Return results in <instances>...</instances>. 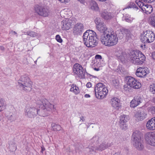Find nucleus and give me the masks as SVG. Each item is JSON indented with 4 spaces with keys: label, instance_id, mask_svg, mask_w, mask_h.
<instances>
[{
    "label": "nucleus",
    "instance_id": "27",
    "mask_svg": "<svg viewBox=\"0 0 155 155\" xmlns=\"http://www.w3.org/2000/svg\"><path fill=\"white\" fill-rule=\"evenodd\" d=\"M92 34H95L96 33L92 30H87L84 34L83 36V41H85L86 39L89 38L90 35Z\"/></svg>",
    "mask_w": 155,
    "mask_h": 155
},
{
    "label": "nucleus",
    "instance_id": "14",
    "mask_svg": "<svg viewBox=\"0 0 155 155\" xmlns=\"http://www.w3.org/2000/svg\"><path fill=\"white\" fill-rule=\"evenodd\" d=\"M74 18L64 20L61 22V28L63 30H68L75 22Z\"/></svg>",
    "mask_w": 155,
    "mask_h": 155
},
{
    "label": "nucleus",
    "instance_id": "53",
    "mask_svg": "<svg viewBox=\"0 0 155 155\" xmlns=\"http://www.w3.org/2000/svg\"><path fill=\"white\" fill-rule=\"evenodd\" d=\"M10 33L12 34L13 35H16V36H18V35L17 34V33L15 31H11Z\"/></svg>",
    "mask_w": 155,
    "mask_h": 155
},
{
    "label": "nucleus",
    "instance_id": "39",
    "mask_svg": "<svg viewBox=\"0 0 155 155\" xmlns=\"http://www.w3.org/2000/svg\"><path fill=\"white\" fill-rule=\"evenodd\" d=\"M150 91L152 94H155V82L150 85Z\"/></svg>",
    "mask_w": 155,
    "mask_h": 155
},
{
    "label": "nucleus",
    "instance_id": "32",
    "mask_svg": "<svg viewBox=\"0 0 155 155\" xmlns=\"http://www.w3.org/2000/svg\"><path fill=\"white\" fill-rule=\"evenodd\" d=\"M110 84L114 87H117L119 85L120 82L117 78H113V79L110 82Z\"/></svg>",
    "mask_w": 155,
    "mask_h": 155
},
{
    "label": "nucleus",
    "instance_id": "23",
    "mask_svg": "<svg viewBox=\"0 0 155 155\" xmlns=\"http://www.w3.org/2000/svg\"><path fill=\"white\" fill-rule=\"evenodd\" d=\"M101 16L105 19H109L112 18L113 16V14L108 12L107 10H105L101 13Z\"/></svg>",
    "mask_w": 155,
    "mask_h": 155
},
{
    "label": "nucleus",
    "instance_id": "46",
    "mask_svg": "<svg viewBox=\"0 0 155 155\" xmlns=\"http://www.w3.org/2000/svg\"><path fill=\"white\" fill-rule=\"evenodd\" d=\"M130 7L135 8L137 9H138V7L133 2H131L130 4Z\"/></svg>",
    "mask_w": 155,
    "mask_h": 155
},
{
    "label": "nucleus",
    "instance_id": "48",
    "mask_svg": "<svg viewBox=\"0 0 155 155\" xmlns=\"http://www.w3.org/2000/svg\"><path fill=\"white\" fill-rule=\"evenodd\" d=\"M80 120L79 122L80 123V124H81L82 122L85 120L84 117L83 116H81L80 117Z\"/></svg>",
    "mask_w": 155,
    "mask_h": 155
},
{
    "label": "nucleus",
    "instance_id": "47",
    "mask_svg": "<svg viewBox=\"0 0 155 155\" xmlns=\"http://www.w3.org/2000/svg\"><path fill=\"white\" fill-rule=\"evenodd\" d=\"M125 33L126 34V36L129 37L131 35L130 32V31L128 29H125L124 30Z\"/></svg>",
    "mask_w": 155,
    "mask_h": 155
},
{
    "label": "nucleus",
    "instance_id": "55",
    "mask_svg": "<svg viewBox=\"0 0 155 155\" xmlns=\"http://www.w3.org/2000/svg\"><path fill=\"white\" fill-rule=\"evenodd\" d=\"M97 66V68H94V69L95 71H99L100 70V67H98L97 66Z\"/></svg>",
    "mask_w": 155,
    "mask_h": 155
},
{
    "label": "nucleus",
    "instance_id": "9",
    "mask_svg": "<svg viewBox=\"0 0 155 155\" xmlns=\"http://www.w3.org/2000/svg\"><path fill=\"white\" fill-rule=\"evenodd\" d=\"M34 8L35 12L40 16L46 17L48 15V9L41 5H36Z\"/></svg>",
    "mask_w": 155,
    "mask_h": 155
},
{
    "label": "nucleus",
    "instance_id": "40",
    "mask_svg": "<svg viewBox=\"0 0 155 155\" xmlns=\"http://www.w3.org/2000/svg\"><path fill=\"white\" fill-rule=\"evenodd\" d=\"M120 127L123 130H126L127 129V125L126 123H120Z\"/></svg>",
    "mask_w": 155,
    "mask_h": 155
},
{
    "label": "nucleus",
    "instance_id": "22",
    "mask_svg": "<svg viewBox=\"0 0 155 155\" xmlns=\"http://www.w3.org/2000/svg\"><path fill=\"white\" fill-rule=\"evenodd\" d=\"M146 127L149 130H155V117L152 118L147 122Z\"/></svg>",
    "mask_w": 155,
    "mask_h": 155
},
{
    "label": "nucleus",
    "instance_id": "29",
    "mask_svg": "<svg viewBox=\"0 0 155 155\" xmlns=\"http://www.w3.org/2000/svg\"><path fill=\"white\" fill-rule=\"evenodd\" d=\"M45 107H40V109H37V114H38L39 116L42 117H45L48 115L46 110H45Z\"/></svg>",
    "mask_w": 155,
    "mask_h": 155
},
{
    "label": "nucleus",
    "instance_id": "36",
    "mask_svg": "<svg viewBox=\"0 0 155 155\" xmlns=\"http://www.w3.org/2000/svg\"><path fill=\"white\" fill-rule=\"evenodd\" d=\"M52 128L55 131L60 130L61 129V126L58 124H56L55 123H52L51 124Z\"/></svg>",
    "mask_w": 155,
    "mask_h": 155
},
{
    "label": "nucleus",
    "instance_id": "21",
    "mask_svg": "<svg viewBox=\"0 0 155 155\" xmlns=\"http://www.w3.org/2000/svg\"><path fill=\"white\" fill-rule=\"evenodd\" d=\"M147 114L143 111L136 112L135 114L134 117L137 121H142L146 117Z\"/></svg>",
    "mask_w": 155,
    "mask_h": 155
},
{
    "label": "nucleus",
    "instance_id": "16",
    "mask_svg": "<svg viewBox=\"0 0 155 155\" xmlns=\"http://www.w3.org/2000/svg\"><path fill=\"white\" fill-rule=\"evenodd\" d=\"M150 73L149 70L147 67H140L137 70L136 74L137 77L142 78L143 77L147 76V75Z\"/></svg>",
    "mask_w": 155,
    "mask_h": 155
},
{
    "label": "nucleus",
    "instance_id": "44",
    "mask_svg": "<svg viewBox=\"0 0 155 155\" xmlns=\"http://www.w3.org/2000/svg\"><path fill=\"white\" fill-rule=\"evenodd\" d=\"M116 71L117 72L120 73V72H121L122 74H124L126 73V71H124V69H122V68L120 69V67H119V68H118L116 70Z\"/></svg>",
    "mask_w": 155,
    "mask_h": 155
},
{
    "label": "nucleus",
    "instance_id": "7",
    "mask_svg": "<svg viewBox=\"0 0 155 155\" xmlns=\"http://www.w3.org/2000/svg\"><path fill=\"white\" fill-rule=\"evenodd\" d=\"M25 115L28 118H32L37 115V108L33 106L27 105L25 109Z\"/></svg>",
    "mask_w": 155,
    "mask_h": 155
},
{
    "label": "nucleus",
    "instance_id": "33",
    "mask_svg": "<svg viewBox=\"0 0 155 155\" xmlns=\"http://www.w3.org/2000/svg\"><path fill=\"white\" fill-rule=\"evenodd\" d=\"M128 116L125 115H122L120 117L119 123H126L129 120Z\"/></svg>",
    "mask_w": 155,
    "mask_h": 155
},
{
    "label": "nucleus",
    "instance_id": "3",
    "mask_svg": "<svg viewBox=\"0 0 155 155\" xmlns=\"http://www.w3.org/2000/svg\"><path fill=\"white\" fill-rule=\"evenodd\" d=\"M145 56L139 50H134L131 52L130 61L134 64H142L145 61Z\"/></svg>",
    "mask_w": 155,
    "mask_h": 155
},
{
    "label": "nucleus",
    "instance_id": "63",
    "mask_svg": "<svg viewBox=\"0 0 155 155\" xmlns=\"http://www.w3.org/2000/svg\"><path fill=\"white\" fill-rule=\"evenodd\" d=\"M37 60H36L35 61V62L36 63L37 62Z\"/></svg>",
    "mask_w": 155,
    "mask_h": 155
},
{
    "label": "nucleus",
    "instance_id": "61",
    "mask_svg": "<svg viewBox=\"0 0 155 155\" xmlns=\"http://www.w3.org/2000/svg\"><path fill=\"white\" fill-rule=\"evenodd\" d=\"M124 78H133V77H131V76H125Z\"/></svg>",
    "mask_w": 155,
    "mask_h": 155
},
{
    "label": "nucleus",
    "instance_id": "13",
    "mask_svg": "<svg viewBox=\"0 0 155 155\" xmlns=\"http://www.w3.org/2000/svg\"><path fill=\"white\" fill-rule=\"evenodd\" d=\"M73 71L74 73L79 78H83L85 77V74L82 67L78 63H76L74 65Z\"/></svg>",
    "mask_w": 155,
    "mask_h": 155
},
{
    "label": "nucleus",
    "instance_id": "57",
    "mask_svg": "<svg viewBox=\"0 0 155 155\" xmlns=\"http://www.w3.org/2000/svg\"><path fill=\"white\" fill-rule=\"evenodd\" d=\"M84 97L86 98H89L90 97V96L89 94H86L84 95Z\"/></svg>",
    "mask_w": 155,
    "mask_h": 155
},
{
    "label": "nucleus",
    "instance_id": "19",
    "mask_svg": "<svg viewBox=\"0 0 155 155\" xmlns=\"http://www.w3.org/2000/svg\"><path fill=\"white\" fill-rule=\"evenodd\" d=\"M84 29L83 24L81 23H78L75 25L73 28V33L75 35H80L83 31Z\"/></svg>",
    "mask_w": 155,
    "mask_h": 155
},
{
    "label": "nucleus",
    "instance_id": "10",
    "mask_svg": "<svg viewBox=\"0 0 155 155\" xmlns=\"http://www.w3.org/2000/svg\"><path fill=\"white\" fill-rule=\"evenodd\" d=\"M96 34H92L90 35L89 38L86 39L84 41V44L88 47H93L97 44L96 41Z\"/></svg>",
    "mask_w": 155,
    "mask_h": 155
},
{
    "label": "nucleus",
    "instance_id": "58",
    "mask_svg": "<svg viewBox=\"0 0 155 155\" xmlns=\"http://www.w3.org/2000/svg\"><path fill=\"white\" fill-rule=\"evenodd\" d=\"M0 49L2 51H4L5 50V48L3 46H0Z\"/></svg>",
    "mask_w": 155,
    "mask_h": 155
},
{
    "label": "nucleus",
    "instance_id": "26",
    "mask_svg": "<svg viewBox=\"0 0 155 155\" xmlns=\"http://www.w3.org/2000/svg\"><path fill=\"white\" fill-rule=\"evenodd\" d=\"M89 7L91 9L97 11L98 10L99 8L96 2L94 0H91L89 2Z\"/></svg>",
    "mask_w": 155,
    "mask_h": 155
},
{
    "label": "nucleus",
    "instance_id": "49",
    "mask_svg": "<svg viewBox=\"0 0 155 155\" xmlns=\"http://www.w3.org/2000/svg\"><path fill=\"white\" fill-rule=\"evenodd\" d=\"M98 137L97 136H95L93 138L91 139V141H96L98 140Z\"/></svg>",
    "mask_w": 155,
    "mask_h": 155
},
{
    "label": "nucleus",
    "instance_id": "20",
    "mask_svg": "<svg viewBox=\"0 0 155 155\" xmlns=\"http://www.w3.org/2000/svg\"><path fill=\"white\" fill-rule=\"evenodd\" d=\"M44 102L45 103L44 107L48 115L51 113L53 111H54L56 110L55 108L54 107V105L50 103L48 100H45Z\"/></svg>",
    "mask_w": 155,
    "mask_h": 155
},
{
    "label": "nucleus",
    "instance_id": "5",
    "mask_svg": "<svg viewBox=\"0 0 155 155\" xmlns=\"http://www.w3.org/2000/svg\"><path fill=\"white\" fill-rule=\"evenodd\" d=\"M18 81V86L21 90L30 91L32 89L33 83L29 78H19Z\"/></svg>",
    "mask_w": 155,
    "mask_h": 155
},
{
    "label": "nucleus",
    "instance_id": "1",
    "mask_svg": "<svg viewBox=\"0 0 155 155\" xmlns=\"http://www.w3.org/2000/svg\"><path fill=\"white\" fill-rule=\"evenodd\" d=\"M95 22L97 29L102 33L100 39L102 43L109 47L116 45L118 42V38L116 34L112 30L107 29L106 25L100 21L99 18H96Z\"/></svg>",
    "mask_w": 155,
    "mask_h": 155
},
{
    "label": "nucleus",
    "instance_id": "28",
    "mask_svg": "<svg viewBox=\"0 0 155 155\" xmlns=\"http://www.w3.org/2000/svg\"><path fill=\"white\" fill-rule=\"evenodd\" d=\"M70 91L75 95L78 94L80 93L78 87L74 84H71Z\"/></svg>",
    "mask_w": 155,
    "mask_h": 155
},
{
    "label": "nucleus",
    "instance_id": "17",
    "mask_svg": "<svg viewBox=\"0 0 155 155\" xmlns=\"http://www.w3.org/2000/svg\"><path fill=\"white\" fill-rule=\"evenodd\" d=\"M110 103L112 107L116 110H118L121 108V105L120 100L117 97L112 98L110 100Z\"/></svg>",
    "mask_w": 155,
    "mask_h": 155
},
{
    "label": "nucleus",
    "instance_id": "41",
    "mask_svg": "<svg viewBox=\"0 0 155 155\" xmlns=\"http://www.w3.org/2000/svg\"><path fill=\"white\" fill-rule=\"evenodd\" d=\"M150 24L151 25L155 28V16L151 17Z\"/></svg>",
    "mask_w": 155,
    "mask_h": 155
},
{
    "label": "nucleus",
    "instance_id": "31",
    "mask_svg": "<svg viewBox=\"0 0 155 155\" xmlns=\"http://www.w3.org/2000/svg\"><path fill=\"white\" fill-rule=\"evenodd\" d=\"M124 86V90L126 93L131 92L133 91V88L131 85H130L128 83Z\"/></svg>",
    "mask_w": 155,
    "mask_h": 155
},
{
    "label": "nucleus",
    "instance_id": "52",
    "mask_svg": "<svg viewBox=\"0 0 155 155\" xmlns=\"http://www.w3.org/2000/svg\"><path fill=\"white\" fill-rule=\"evenodd\" d=\"M86 86L87 87L90 88L91 87V84L90 82H88L86 84Z\"/></svg>",
    "mask_w": 155,
    "mask_h": 155
},
{
    "label": "nucleus",
    "instance_id": "51",
    "mask_svg": "<svg viewBox=\"0 0 155 155\" xmlns=\"http://www.w3.org/2000/svg\"><path fill=\"white\" fill-rule=\"evenodd\" d=\"M143 1L144 2L148 3H150L154 2L155 1V0H141Z\"/></svg>",
    "mask_w": 155,
    "mask_h": 155
},
{
    "label": "nucleus",
    "instance_id": "2",
    "mask_svg": "<svg viewBox=\"0 0 155 155\" xmlns=\"http://www.w3.org/2000/svg\"><path fill=\"white\" fill-rule=\"evenodd\" d=\"M143 136V132L139 130H136L132 134V138L133 145L138 150H141L144 148L143 141L141 139Z\"/></svg>",
    "mask_w": 155,
    "mask_h": 155
},
{
    "label": "nucleus",
    "instance_id": "18",
    "mask_svg": "<svg viewBox=\"0 0 155 155\" xmlns=\"http://www.w3.org/2000/svg\"><path fill=\"white\" fill-rule=\"evenodd\" d=\"M143 101L142 97L141 96L138 95L134 97V98L131 101L130 106L132 108H134L142 102Z\"/></svg>",
    "mask_w": 155,
    "mask_h": 155
},
{
    "label": "nucleus",
    "instance_id": "56",
    "mask_svg": "<svg viewBox=\"0 0 155 155\" xmlns=\"http://www.w3.org/2000/svg\"><path fill=\"white\" fill-rule=\"evenodd\" d=\"M152 55L153 59L155 60V52H154L152 53Z\"/></svg>",
    "mask_w": 155,
    "mask_h": 155
},
{
    "label": "nucleus",
    "instance_id": "43",
    "mask_svg": "<svg viewBox=\"0 0 155 155\" xmlns=\"http://www.w3.org/2000/svg\"><path fill=\"white\" fill-rule=\"evenodd\" d=\"M96 147H94L93 146L90 147H89L87 148V150H89V152L91 153L93 151H97V150H95V148Z\"/></svg>",
    "mask_w": 155,
    "mask_h": 155
},
{
    "label": "nucleus",
    "instance_id": "42",
    "mask_svg": "<svg viewBox=\"0 0 155 155\" xmlns=\"http://www.w3.org/2000/svg\"><path fill=\"white\" fill-rule=\"evenodd\" d=\"M5 108L4 103V101L2 99L0 100V112Z\"/></svg>",
    "mask_w": 155,
    "mask_h": 155
},
{
    "label": "nucleus",
    "instance_id": "38",
    "mask_svg": "<svg viewBox=\"0 0 155 155\" xmlns=\"http://www.w3.org/2000/svg\"><path fill=\"white\" fill-rule=\"evenodd\" d=\"M135 2L137 4V5L140 8H141L142 10H143V8H144V6H145V5H144V3L143 2H141L138 0H136Z\"/></svg>",
    "mask_w": 155,
    "mask_h": 155
},
{
    "label": "nucleus",
    "instance_id": "59",
    "mask_svg": "<svg viewBox=\"0 0 155 155\" xmlns=\"http://www.w3.org/2000/svg\"><path fill=\"white\" fill-rule=\"evenodd\" d=\"M113 155H121L120 153L119 152H117L115 153Z\"/></svg>",
    "mask_w": 155,
    "mask_h": 155
},
{
    "label": "nucleus",
    "instance_id": "35",
    "mask_svg": "<svg viewBox=\"0 0 155 155\" xmlns=\"http://www.w3.org/2000/svg\"><path fill=\"white\" fill-rule=\"evenodd\" d=\"M45 100H46V99H43L41 100H38L36 101V103L39 105V107L40 108L42 107H44V105H45V103L44 102V101Z\"/></svg>",
    "mask_w": 155,
    "mask_h": 155
},
{
    "label": "nucleus",
    "instance_id": "45",
    "mask_svg": "<svg viewBox=\"0 0 155 155\" xmlns=\"http://www.w3.org/2000/svg\"><path fill=\"white\" fill-rule=\"evenodd\" d=\"M56 40L59 42L61 43L62 42V40L59 35H57L55 37Z\"/></svg>",
    "mask_w": 155,
    "mask_h": 155
},
{
    "label": "nucleus",
    "instance_id": "6",
    "mask_svg": "<svg viewBox=\"0 0 155 155\" xmlns=\"http://www.w3.org/2000/svg\"><path fill=\"white\" fill-rule=\"evenodd\" d=\"M141 41L144 43H150L155 40V35L152 31H146L141 35Z\"/></svg>",
    "mask_w": 155,
    "mask_h": 155
},
{
    "label": "nucleus",
    "instance_id": "11",
    "mask_svg": "<svg viewBox=\"0 0 155 155\" xmlns=\"http://www.w3.org/2000/svg\"><path fill=\"white\" fill-rule=\"evenodd\" d=\"M96 34H92L90 35L89 38L86 39L84 41V44L88 47H93L97 44L96 41Z\"/></svg>",
    "mask_w": 155,
    "mask_h": 155
},
{
    "label": "nucleus",
    "instance_id": "12",
    "mask_svg": "<svg viewBox=\"0 0 155 155\" xmlns=\"http://www.w3.org/2000/svg\"><path fill=\"white\" fill-rule=\"evenodd\" d=\"M124 81L126 83L131 85L133 88L135 89H139L141 86L140 83L135 78H124Z\"/></svg>",
    "mask_w": 155,
    "mask_h": 155
},
{
    "label": "nucleus",
    "instance_id": "24",
    "mask_svg": "<svg viewBox=\"0 0 155 155\" xmlns=\"http://www.w3.org/2000/svg\"><path fill=\"white\" fill-rule=\"evenodd\" d=\"M110 146V144L106 142H103L98 147H96L95 150L102 151Z\"/></svg>",
    "mask_w": 155,
    "mask_h": 155
},
{
    "label": "nucleus",
    "instance_id": "15",
    "mask_svg": "<svg viewBox=\"0 0 155 155\" xmlns=\"http://www.w3.org/2000/svg\"><path fill=\"white\" fill-rule=\"evenodd\" d=\"M115 55L122 63L125 62L126 54L125 53L122 51V48H117L115 51Z\"/></svg>",
    "mask_w": 155,
    "mask_h": 155
},
{
    "label": "nucleus",
    "instance_id": "50",
    "mask_svg": "<svg viewBox=\"0 0 155 155\" xmlns=\"http://www.w3.org/2000/svg\"><path fill=\"white\" fill-rule=\"evenodd\" d=\"M150 110L152 111V113L153 114H155V107H151L150 108Z\"/></svg>",
    "mask_w": 155,
    "mask_h": 155
},
{
    "label": "nucleus",
    "instance_id": "37",
    "mask_svg": "<svg viewBox=\"0 0 155 155\" xmlns=\"http://www.w3.org/2000/svg\"><path fill=\"white\" fill-rule=\"evenodd\" d=\"M27 34L28 35H29L31 37H36L37 36V34L35 32L31 31H28L26 32Z\"/></svg>",
    "mask_w": 155,
    "mask_h": 155
},
{
    "label": "nucleus",
    "instance_id": "54",
    "mask_svg": "<svg viewBox=\"0 0 155 155\" xmlns=\"http://www.w3.org/2000/svg\"><path fill=\"white\" fill-rule=\"evenodd\" d=\"M59 1H60L61 2H69L70 0H58Z\"/></svg>",
    "mask_w": 155,
    "mask_h": 155
},
{
    "label": "nucleus",
    "instance_id": "62",
    "mask_svg": "<svg viewBox=\"0 0 155 155\" xmlns=\"http://www.w3.org/2000/svg\"><path fill=\"white\" fill-rule=\"evenodd\" d=\"M153 101L155 103V97L154 98Z\"/></svg>",
    "mask_w": 155,
    "mask_h": 155
},
{
    "label": "nucleus",
    "instance_id": "8",
    "mask_svg": "<svg viewBox=\"0 0 155 155\" xmlns=\"http://www.w3.org/2000/svg\"><path fill=\"white\" fill-rule=\"evenodd\" d=\"M144 138L148 144L155 147V132H149L144 135Z\"/></svg>",
    "mask_w": 155,
    "mask_h": 155
},
{
    "label": "nucleus",
    "instance_id": "60",
    "mask_svg": "<svg viewBox=\"0 0 155 155\" xmlns=\"http://www.w3.org/2000/svg\"><path fill=\"white\" fill-rule=\"evenodd\" d=\"M41 152H42V153H43V151L45 150V148L42 147H41Z\"/></svg>",
    "mask_w": 155,
    "mask_h": 155
},
{
    "label": "nucleus",
    "instance_id": "4",
    "mask_svg": "<svg viewBox=\"0 0 155 155\" xmlns=\"http://www.w3.org/2000/svg\"><path fill=\"white\" fill-rule=\"evenodd\" d=\"M95 91V95L98 99L104 98L108 92L106 86L101 83H99L96 85Z\"/></svg>",
    "mask_w": 155,
    "mask_h": 155
},
{
    "label": "nucleus",
    "instance_id": "25",
    "mask_svg": "<svg viewBox=\"0 0 155 155\" xmlns=\"http://www.w3.org/2000/svg\"><path fill=\"white\" fill-rule=\"evenodd\" d=\"M95 59L96 62L94 63V66H97V67H101L104 65L103 63L101 62V60H102V57L101 55L97 54L95 56Z\"/></svg>",
    "mask_w": 155,
    "mask_h": 155
},
{
    "label": "nucleus",
    "instance_id": "30",
    "mask_svg": "<svg viewBox=\"0 0 155 155\" xmlns=\"http://www.w3.org/2000/svg\"><path fill=\"white\" fill-rule=\"evenodd\" d=\"M143 12L147 14H150L153 11V8L151 5H145L143 8Z\"/></svg>",
    "mask_w": 155,
    "mask_h": 155
},
{
    "label": "nucleus",
    "instance_id": "34",
    "mask_svg": "<svg viewBox=\"0 0 155 155\" xmlns=\"http://www.w3.org/2000/svg\"><path fill=\"white\" fill-rule=\"evenodd\" d=\"M122 19L123 20H124L128 22H132L134 19L133 18H131L130 16L128 14H126L124 16H123Z\"/></svg>",
    "mask_w": 155,
    "mask_h": 155
}]
</instances>
